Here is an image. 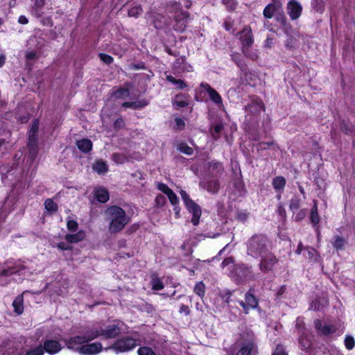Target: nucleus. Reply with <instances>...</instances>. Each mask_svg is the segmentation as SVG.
I'll return each instance as SVG.
<instances>
[{"label":"nucleus","instance_id":"obj_1","mask_svg":"<svg viewBox=\"0 0 355 355\" xmlns=\"http://www.w3.org/2000/svg\"><path fill=\"white\" fill-rule=\"evenodd\" d=\"M104 220L107 223L109 233L116 234L121 232L130 223V218L121 207L111 205L107 207L104 211Z\"/></svg>","mask_w":355,"mask_h":355},{"label":"nucleus","instance_id":"obj_2","mask_svg":"<svg viewBox=\"0 0 355 355\" xmlns=\"http://www.w3.org/2000/svg\"><path fill=\"white\" fill-rule=\"evenodd\" d=\"M271 241L264 234H254L246 242L248 255L258 258L266 254L271 248Z\"/></svg>","mask_w":355,"mask_h":355},{"label":"nucleus","instance_id":"obj_3","mask_svg":"<svg viewBox=\"0 0 355 355\" xmlns=\"http://www.w3.org/2000/svg\"><path fill=\"white\" fill-rule=\"evenodd\" d=\"M168 6L172 8L173 11L176 13L174 15L173 29L180 33L184 32L190 17V13L182 10L181 3L176 1H169Z\"/></svg>","mask_w":355,"mask_h":355},{"label":"nucleus","instance_id":"obj_4","mask_svg":"<svg viewBox=\"0 0 355 355\" xmlns=\"http://www.w3.org/2000/svg\"><path fill=\"white\" fill-rule=\"evenodd\" d=\"M141 340L132 336H122L118 338L106 350L111 349L115 354L126 353L132 351L139 345Z\"/></svg>","mask_w":355,"mask_h":355},{"label":"nucleus","instance_id":"obj_5","mask_svg":"<svg viewBox=\"0 0 355 355\" xmlns=\"http://www.w3.org/2000/svg\"><path fill=\"white\" fill-rule=\"evenodd\" d=\"M25 268V266L20 263L19 261H15L13 259L6 260L0 266V285L6 286L10 284V281L7 279H3V277H8L12 275L19 273Z\"/></svg>","mask_w":355,"mask_h":355},{"label":"nucleus","instance_id":"obj_6","mask_svg":"<svg viewBox=\"0 0 355 355\" xmlns=\"http://www.w3.org/2000/svg\"><path fill=\"white\" fill-rule=\"evenodd\" d=\"M25 268V266L20 263L19 261H15L13 259L6 260L0 266V285L6 286L10 284V281L7 279H3V277H8L12 275L19 273Z\"/></svg>","mask_w":355,"mask_h":355},{"label":"nucleus","instance_id":"obj_7","mask_svg":"<svg viewBox=\"0 0 355 355\" xmlns=\"http://www.w3.org/2000/svg\"><path fill=\"white\" fill-rule=\"evenodd\" d=\"M25 268V266L20 263L19 261H15L13 259L6 260L0 266V285L6 286L10 284V281L7 279H3V277H8L12 275L19 273Z\"/></svg>","mask_w":355,"mask_h":355},{"label":"nucleus","instance_id":"obj_8","mask_svg":"<svg viewBox=\"0 0 355 355\" xmlns=\"http://www.w3.org/2000/svg\"><path fill=\"white\" fill-rule=\"evenodd\" d=\"M121 324L120 320H115L99 329H91L92 331L96 335V338L101 337L103 340L114 339L117 338L121 334Z\"/></svg>","mask_w":355,"mask_h":355},{"label":"nucleus","instance_id":"obj_9","mask_svg":"<svg viewBox=\"0 0 355 355\" xmlns=\"http://www.w3.org/2000/svg\"><path fill=\"white\" fill-rule=\"evenodd\" d=\"M96 338V335L94 334L90 329L87 330L83 335H77L69 338H64L62 340L64 342L68 349L80 353V348L82 347L85 343H89Z\"/></svg>","mask_w":355,"mask_h":355},{"label":"nucleus","instance_id":"obj_10","mask_svg":"<svg viewBox=\"0 0 355 355\" xmlns=\"http://www.w3.org/2000/svg\"><path fill=\"white\" fill-rule=\"evenodd\" d=\"M242 307L243 312L248 315L250 309H255L259 307V300L254 295V289L250 288L245 294V301L237 300Z\"/></svg>","mask_w":355,"mask_h":355},{"label":"nucleus","instance_id":"obj_11","mask_svg":"<svg viewBox=\"0 0 355 355\" xmlns=\"http://www.w3.org/2000/svg\"><path fill=\"white\" fill-rule=\"evenodd\" d=\"M244 110L247 113L246 117L250 116V119L252 120V117H257L262 111L265 110V105L260 98L253 96L251 98L250 103L245 106Z\"/></svg>","mask_w":355,"mask_h":355},{"label":"nucleus","instance_id":"obj_12","mask_svg":"<svg viewBox=\"0 0 355 355\" xmlns=\"http://www.w3.org/2000/svg\"><path fill=\"white\" fill-rule=\"evenodd\" d=\"M256 347L257 343L254 336L248 334L245 338H243L236 355H251Z\"/></svg>","mask_w":355,"mask_h":355},{"label":"nucleus","instance_id":"obj_13","mask_svg":"<svg viewBox=\"0 0 355 355\" xmlns=\"http://www.w3.org/2000/svg\"><path fill=\"white\" fill-rule=\"evenodd\" d=\"M260 257L259 268L261 271L264 273L272 271L275 265L278 263V259L277 257L269 252Z\"/></svg>","mask_w":355,"mask_h":355},{"label":"nucleus","instance_id":"obj_14","mask_svg":"<svg viewBox=\"0 0 355 355\" xmlns=\"http://www.w3.org/2000/svg\"><path fill=\"white\" fill-rule=\"evenodd\" d=\"M38 131L39 120L37 119H35L33 120L31 127L28 131V146L30 148V150H36V148H37Z\"/></svg>","mask_w":355,"mask_h":355},{"label":"nucleus","instance_id":"obj_15","mask_svg":"<svg viewBox=\"0 0 355 355\" xmlns=\"http://www.w3.org/2000/svg\"><path fill=\"white\" fill-rule=\"evenodd\" d=\"M238 35H239L241 49L251 47L254 44V36L250 26H245L238 33Z\"/></svg>","mask_w":355,"mask_h":355},{"label":"nucleus","instance_id":"obj_16","mask_svg":"<svg viewBox=\"0 0 355 355\" xmlns=\"http://www.w3.org/2000/svg\"><path fill=\"white\" fill-rule=\"evenodd\" d=\"M231 60L236 64V66L239 68L242 76L245 80H247V76L248 75H252V71H250L248 68V65L244 60L242 55L238 52H233L230 55Z\"/></svg>","mask_w":355,"mask_h":355},{"label":"nucleus","instance_id":"obj_17","mask_svg":"<svg viewBox=\"0 0 355 355\" xmlns=\"http://www.w3.org/2000/svg\"><path fill=\"white\" fill-rule=\"evenodd\" d=\"M235 270L236 275L242 280L250 281L255 279V275L252 270L251 266L242 263L236 266Z\"/></svg>","mask_w":355,"mask_h":355},{"label":"nucleus","instance_id":"obj_18","mask_svg":"<svg viewBox=\"0 0 355 355\" xmlns=\"http://www.w3.org/2000/svg\"><path fill=\"white\" fill-rule=\"evenodd\" d=\"M279 11H282V4L280 0H272V2L268 3L263 11V17L266 19H271Z\"/></svg>","mask_w":355,"mask_h":355},{"label":"nucleus","instance_id":"obj_19","mask_svg":"<svg viewBox=\"0 0 355 355\" xmlns=\"http://www.w3.org/2000/svg\"><path fill=\"white\" fill-rule=\"evenodd\" d=\"M103 349L102 344L99 342L92 343H85L84 345L80 348V354L83 355H96Z\"/></svg>","mask_w":355,"mask_h":355},{"label":"nucleus","instance_id":"obj_20","mask_svg":"<svg viewBox=\"0 0 355 355\" xmlns=\"http://www.w3.org/2000/svg\"><path fill=\"white\" fill-rule=\"evenodd\" d=\"M315 328L320 336H327L334 334L337 331V327L335 325H322V321L320 319L314 320Z\"/></svg>","mask_w":355,"mask_h":355},{"label":"nucleus","instance_id":"obj_21","mask_svg":"<svg viewBox=\"0 0 355 355\" xmlns=\"http://www.w3.org/2000/svg\"><path fill=\"white\" fill-rule=\"evenodd\" d=\"M199 186L201 189L213 194L217 193L220 189V183L218 180L204 179L200 182Z\"/></svg>","mask_w":355,"mask_h":355},{"label":"nucleus","instance_id":"obj_22","mask_svg":"<svg viewBox=\"0 0 355 355\" xmlns=\"http://www.w3.org/2000/svg\"><path fill=\"white\" fill-rule=\"evenodd\" d=\"M188 211L192 214L191 223L193 225L196 226L199 224L200 218L202 214V210L200 205L194 201L191 204H188L185 206Z\"/></svg>","mask_w":355,"mask_h":355},{"label":"nucleus","instance_id":"obj_23","mask_svg":"<svg viewBox=\"0 0 355 355\" xmlns=\"http://www.w3.org/2000/svg\"><path fill=\"white\" fill-rule=\"evenodd\" d=\"M201 89L206 92L210 99L217 105H220L223 102V99L220 94L214 88H212L207 83H201L200 85Z\"/></svg>","mask_w":355,"mask_h":355},{"label":"nucleus","instance_id":"obj_24","mask_svg":"<svg viewBox=\"0 0 355 355\" xmlns=\"http://www.w3.org/2000/svg\"><path fill=\"white\" fill-rule=\"evenodd\" d=\"M42 349H44V353L46 352L53 355L58 353L62 349V347L58 340L47 339L44 341Z\"/></svg>","mask_w":355,"mask_h":355},{"label":"nucleus","instance_id":"obj_25","mask_svg":"<svg viewBox=\"0 0 355 355\" xmlns=\"http://www.w3.org/2000/svg\"><path fill=\"white\" fill-rule=\"evenodd\" d=\"M302 12V6L296 0H290V18L292 20L298 19Z\"/></svg>","mask_w":355,"mask_h":355},{"label":"nucleus","instance_id":"obj_26","mask_svg":"<svg viewBox=\"0 0 355 355\" xmlns=\"http://www.w3.org/2000/svg\"><path fill=\"white\" fill-rule=\"evenodd\" d=\"M94 197L98 202L105 203L110 199V194L105 188L100 187L94 190Z\"/></svg>","mask_w":355,"mask_h":355},{"label":"nucleus","instance_id":"obj_27","mask_svg":"<svg viewBox=\"0 0 355 355\" xmlns=\"http://www.w3.org/2000/svg\"><path fill=\"white\" fill-rule=\"evenodd\" d=\"M189 95L188 94H178L175 96L173 105L177 108H184L189 105Z\"/></svg>","mask_w":355,"mask_h":355},{"label":"nucleus","instance_id":"obj_28","mask_svg":"<svg viewBox=\"0 0 355 355\" xmlns=\"http://www.w3.org/2000/svg\"><path fill=\"white\" fill-rule=\"evenodd\" d=\"M33 3L31 12L36 18H41L44 12L42 10L45 5L46 0H31Z\"/></svg>","mask_w":355,"mask_h":355},{"label":"nucleus","instance_id":"obj_29","mask_svg":"<svg viewBox=\"0 0 355 355\" xmlns=\"http://www.w3.org/2000/svg\"><path fill=\"white\" fill-rule=\"evenodd\" d=\"M85 236V231L81 230L75 234H67L64 239L69 243H77L83 241Z\"/></svg>","mask_w":355,"mask_h":355},{"label":"nucleus","instance_id":"obj_30","mask_svg":"<svg viewBox=\"0 0 355 355\" xmlns=\"http://www.w3.org/2000/svg\"><path fill=\"white\" fill-rule=\"evenodd\" d=\"M77 148L83 153H88L92 150L93 144L89 139H82L76 142Z\"/></svg>","mask_w":355,"mask_h":355},{"label":"nucleus","instance_id":"obj_31","mask_svg":"<svg viewBox=\"0 0 355 355\" xmlns=\"http://www.w3.org/2000/svg\"><path fill=\"white\" fill-rule=\"evenodd\" d=\"M24 293V292L20 295H18L12 302L14 312L18 315H21L24 310L23 296Z\"/></svg>","mask_w":355,"mask_h":355},{"label":"nucleus","instance_id":"obj_32","mask_svg":"<svg viewBox=\"0 0 355 355\" xmlns=\"http://www.w3.org/2000/svg\"><path fill=\"white\" fill-rule=\"evenodd\" d=\"M92 169L99 175L105 174L108 171V166L103 159H97L92 165Z\"/></svg>","mask_w":355,"mask_h":355},{"label":"nucleus","instance_id":"obj_33","mask_svg":"<svg viewBox=\"0 0 355 355\" xmlns=\"http://www.w3.org/2000/svg\"><path fill=\"white\" fill-rule=\"evenodd\" d=\"M286 184V179L282 176H277L272 180V187L277 192H281L284 190Z\"/></svg>","mask_w":355,"mask_h":355},{"label":"nucleus","instance_id":"obj_34","mask_svg":"<svg viewBox=\"0 0 355 355\" xmlns=\"http://www.w3.org/2000/svg\"><path fill=\"white\" fill-rule=\"evenodd\" d=\"M347 243V241L345 239L338 235L334 236L333 241H331L333 247L337 251L343 250Z\"/></svg>","mask_w":355,"mask_h":355},{"label":"nucleus","instance_id":"obj_35","mask_svg":"<svg viewBox=\"0 0 355 355\" xmlns=\"http://www.w3.org/2000/svg\"><path fill=\"white\" fill-rule=\"evenodd\" d=\"M275 19L279 26L283 28L284 32L286 34L288 33V28L286 26V18L282 11H279L275 15Z\"/></svg>","mask_w":355,"mask_h":355},{"label":"nucleus","instance_id":"obj_36","mask_svg":"<svg viewBox=\"0 0 355 355\" xmlns=\"http://www.w3.org/2000/svg\"><path fill=\"white\" fill-rule=\"evenodd\" d=\"M166 79L168 82L176 85L178 89H184L188 87L184 80L182 79H176L171 75L166 76Z\"/></svg>","mask_w":355,"mask_h":355},{"label":"nucleus","instance_id":"obj_37","mask_svg":"<svg viewBox=\"0 0 355 355\" xmlns=\"http://www.w3.org/2000/svg\"><path fill=\"white\" fill-rule=\"evenodd\" d=\"M340 130L345 135H352L354 131V126L348 121L341 120L340 123Z\"/></svg>","mask_w":355,"mask_h":355},{"label":"nucleus","instance_id":"obj_38","mask_svg":"<svg viewBox=\"0 0 355 355\" xmlns=\"http://www.w3.org/2000/svg\"><path fill=\"white\" fill-rule=\"evenodd\" d=\"M112 96L117 99L125 98L130 96L129 88L119 87L113 92Z\"/></svg>","mask_w":355,"mask_h":355},{"label":"nucleus","instance_id":"obj_39","mask_svg":"<svg viewBox=\"0 0 355 355\" xmlns=\"http://www.w3.org/2000/svg\"><path fill=\"white\" fill-rule=\"evenodd\" d=\"M242 53L247 58L252 60H257L259 55L256 51H253L250 47H245L241 49Z\"/></svg>","mask_w":355,"mask_h":355},{"label":"nucleus","instance_id":"obj_40","mask_svg":"<svg viewBox=\"0 0 355 355\" xmlns=\"http://www.w3.org/2000/svg\"><path fill=\"white\" fill-rule=\"evenodd\" d=\"M193 292L202 299L205 295V285L202 281L198 282L196 284L193 288Z\"/></svg>","mask_w":355,"mask_h":355},{"label":"nucleus","instance_id":"obj_41","mask_svg":"<svg viewBox=\"0 0 355 355\" xmlns=\"http://www.w3.org/2000/svg\"><path fill=\"white\" fill-rule=\"evenodd\" d=\"M143 12V8L141 5L137 4L132 7L128 11V15L131 17L137 18Z\"/></svg>","mask_w":355,"mask_h":355},{"label":"nucleus","instance_id":"obj_42","mask_svg":"<svg viewBox=\"0 0 355 355\" xmlns=\"http://www.w3.org/2000/svg\"><path fill=\"white\" fill-rule=\"evenodd\" d=\"M178 150L187 155H191L193 153V149L185 142H180L178 146Z\"/></svg>","mask_w":355,"mask_h":355},{"label":"nucleus","instance_id":"obj_43","mask_svg":"<svg viewBox=\"0 0 355 355\" xmlns=\"http://www.w3.org/2000/svg\"><path fill=\"white\" fill-rule=\"evenodd\" d=\"M44 207L51 213L57 211L58 208L57 204L51 198H48L45 200Z\"/></svg>","mask_w":355,"mask_h":355},{"label":"nucleus","instance_id":"obj_44","mask_svg":"<svg viewBox=\"0 0 355 355\" xmlns=\"http://www.w3.org/2000/svg\"><path fill=\"white\" fill-rule=\"evenodd\" d=\"M112 160L116 164H123L128 161V158L125 155L120 153H114L112 154Z\"/></svg>","mask_w":355,"mask_h":355},{"label":"nucleus","instance_id":"obj_45","mask_svg":"<svg viewBox=\"0 0 355 355\" xmlns=\"http://www.w3.org/2000/svg\"><path fill=\"white\" fill-rule=\"evenodd\" d=\"M209 168L216 174H220L223 171V166L222 163L217 161H212L209 163Z\"/></svg>","mask_w":355,"mask_h":355},{"label":"nucleus","instance_id":"obj_46","mask_svg":"<svg viewBox=\"0 0 355 355\" xmlns=\"http://www.w3.org/2000/svg\"><path fill=\"white\" fill-rule=\"evenodd\" d=\"M138 355H157L155 352L150 347L148 346H141L139 347L137 349Z\"/></svg>","mask_w":355,"mask_h":355},{"label":"nucleus","instance_id":"obj_47","mask_svg":"<svg viewBox=\"0 0 355 355\" xmlns=\"http://www.w3.org/2000/svg\"><path fill=\"white\" fill-rule=\"evenodd\" d=\"M25 355H44V349L42 345H39L31 349L26 351Z\"/></svg>","mask_w":355,"mask_h":355},{"label":"nucleus","instance_id":"obj_48","mask_svg":"<svg viewBox=\"0 0 355 355\" xmlns=\"http://www.w3.org/2000/svg\"><path fill=\"white\" fill-rule=\"evenodd\" d=\"M311 3L313 9L315 11L320 12L323 11L324 7V0H313Z\"/></svg>","mask_w":355,"mask_h":355},{"label":"nucleus","instance_id":"obj_49","mask_svg":"<svg viewBox=\"0 0 355 355\" xmlns=\"http://www.w3.org/2000/svg\"><path fill=\"white\" fill-rule=\"evenodd\" d=\"M310 219H311V223L314 225H316L317 224H318V223L320 221L319 215H318L317 207L315 205L311 209Z\"/></svg>","mask_w":355,"mask_h":355},{"label":"nucleus","instance_id":"obj_50","mask_svg":"<svg viewBox=\"0 0 355 355\" xmlns=\"http://www.w3.org/2000/svg\"><path fill=\"white\" fill-rule=\"evenodd\" d=\"M152 289L154 291H160L164 288V284L159 278H153L151 281Z\"/></svg>","mask_w":355,"mask_h":355},{"label":"nucleus","instance_id":"obj_51","mask_svg":"<svg viewBox=\"0 0 355 355\" xmlns=\"http://www.w3.org/2000/svg\"><path fill=\"white\" fill-rule=\"evenodd\" d=\"M277 213L280 217V220L282 221V223H284L286 219V211L282 204L280 203L277 207Z\"/></svg>","mask_w":355,"mask_h":355},{"label":"nucleus","instance_id":"obj_52","mask_svg":"<svg viewBox=\"0 0 355 355\" xmlns=\"http://www.w3.org/2000/svg\"><path fill=\"white\" fill-rule=\"evenodd\" d=\"M40 19V23L42 26L51 27V28L53 26L54 23H53V21L51 16L44 17V15H43Z\"/></svg>","mask_w":355,"mask_h":355},{"label":"nucleus","instance_id":"obj_53","mask_svg":"<svg viewBox=\"0 0 355 355\" xmlns=\"http://www.w3.org/2000/svg\"><path fill=\"white\" fill-rule=\"evenodd\" d=\"M98 57L101 61L107 64H110L114 62V58L107 53H100Z\"/></svg>","mask_w":355,"mask_h":355},{"label":"nucleus","instance_id":"obj_54","mask_svg":"<svg viewBox=\"0 0 355 355\" xmlns=\"http://www.w3.org/2000/svg\"><path fill=\"white\" fill-rule=\"evenodd\" d=\"M186 64V57L184 55L178 58L174 63L173 66L175 68L184 69V65Z\"/></svg>","mask_w":355,"mask_h":355},{"label":"nucleus","instance_id":"obj_55","mask_svg":"<svg viewBox=\"0 0 355 355\" xmlns=\"http://www.w3.org/2000/svg\"><path fill=\"white\" fill-rule=\"evenodd\" d=\"M166 196L168 197L171 205H173V206H175L178 204H179V198H178L177 195L175 193V192L173 190H171L166 195Z\"/></svg>","mask_w":355,"mask_h":355},{"label":"nucleus","instance_id":"obj_56","mask_svg":"<svg viewBox=\"0 0 355 355\" xmlns=\"http://www.w3.org/2000/svg\"><path fill=\"white\" fill-rule=\"evenodd\" d=\"M125 127V121L121 118L119 117L117 118L114 123H113V128L114 130L118 131L120 129H122Z\"/></svg>","mask_w":355,"mask_h":355},{"label":"nucleus","instance_id":"obj_57","mask_svg":"<svg viewBox=\"0 0 355 355\" xmlns=\"http://www.w3.org/2000/svg\"><path fill=\"white\" fill-rule=\"evenodd\" d=\"M222 3L226 6L229 11H233L236 8L235 0H222Z\"/></svg>","mask_w":355,"mask_h":355},{"label":"nucleus","instance_id":"obj_58","mask_svg":"<svg viewBox=\"0 0 355 355\" xmlns=\"http://www.w3.org/2000/svg\"><path fill=\"white\" fill-rule=\"evenodd\" d=\"M166 202V198L162 194H158L155 199V206L157 207H162Z\"/></svg>","mask_w":355,"mask_h":355},{"label":"nucleus","instance_id":"obj_59","mask_svg":"<svg viewBox=\"0 0 355 355\" xmlns=\"http://www.w3.org/2000/svg\"><path fill=\"white\" fill-rule=\"evenodd\" d=\"M345 345L347 349H352L355 345L354 338L352 336H347L345 339Z\"/></svg>","mask_w":355,"mask_h":355},{"label":"nucleus","instance_id":"obj_60","mask_svg":"<svg viewBox=\"0 0 355 355\" xmlns=\"http://www.w3.org/2000/svg\"><path fill=\"white\" fill-rule=\"evenodd\" d=\"M67 227L69 232H76L78 227V224L75 220H69L67 223Z\"/></svg>","mask_w":355,"mask_h":355},{"label":"nucleus","instance_id":"obj_61","mask_svg":"<svg viewBox=\"0 0 355 355\" xmlns=\"http://www.w3.org/2000/svg\"><path fill=\"white\" fill-rule=\"evenodd\" d=\"M180 195L185 206L187 205L188 204H191V202L193 201L190 198L189 195L187 193V191L184 190L180 191Z\"/></svg>","mask_w":355,"mask_h":355},{"label":"nucleus","instance_id":"obj_62","mask_svg":"<svg viewBox=\"0 0 355 355\" xmlns=\"http://www.w3.org/2000/svg\"><path fill=\"white\" fill-rule=\"evenodd\" d=\"M309 259L313 261H318L320 259V255L315 249L311 248L308 250Z\"/></svg>","mask_w":355,"mask_h":355},{"label":"nucleus","instance_id":"obj_63","mask_svg":"<svg viewBox=\"0 0 355 355\" xmlns=\"http://www.w3.org/2000/svg\"><path fill=\"white\" fill-rule=\"evenodd\" d=\"M223 129V125L222 123H217L214 126V133L212 134V137L214 139H218L219 135H216L220 134V132Z\"/></svg>","mask_w":355,"mask_h":355},{"label":"nucleus","instance_id":"obj_64","mask_svg":"<svg viewBox=\"0 0 355 355\" xmlns=\"http://www.w3.org/2000/svg\"><path fill=\"white\" fill-rule=\"evenodd\" d=\"M163 15L155 14L153 15V24L155 28L159 29L162 28V23L160 19L163 18Z\"/></svg>","mask_w":355,"mask_h":355}]
</instances>
